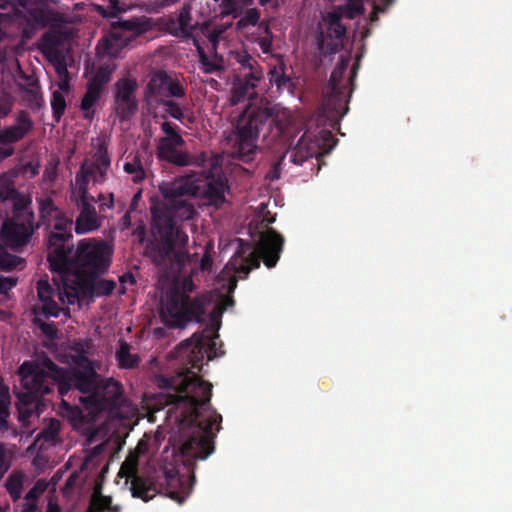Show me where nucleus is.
Wrapping results in <instances>:
<instances>
[{
  "label": "nucleus",
  "mask_w": 512,
  "mask_h": 512,
  "mask_svg": "<svg viewBox=\"0 0 512 512\" xmlns=\"http://www.w3.org/2000/svg\"><path fill=\"white\" fill-rule=\"evenodd\" d=\"M233 57L243 71L248 70L244 74L250 75L251 79L261 80L263 78V70L258 61L246 51H237Z\"/></svg>",
  "instance_id": "a878e982"
},
{
  "label": "nucleus",
  "mask_w": 512,
  "mask_h": 512,
  "mask_svg": "<svg viewBox=\"0 0 512 512\" xmlns=\"http://www.w3.org/2000/svg\"><path fill=\"white\" fill-rule=\"evenodd\" d=\"M114 68L108 65L100 66L87 85L103 92L104 87L110 82Z\"/></svg>",
  "instance_id": "58836bf2"
},
{
  "label": "nucleus",
  "mask_w": 512,
  "mask_h": 512,
  "mask_svg": "<svg viewBox=\"0 0 512 512\" xmlns=\"http://www.w3.org/2000/svg\"><path fill=\"white\" fill-rule=\"evenodd\" d=\"M260 27H263L266 36L259 38L258 44L263 53H269L272 49V33L267 23H261Z\"/></svg>",
  "instance_id": "5fc2aeb1"
},
{
  "label": "nucleus",
  "mask_w": 512,
  "mask_h": 512,
  "mask_svg": "<svg viewBox=\"0 0 512 512\" xmlns=\"http://www.w3.org/2000/svg\"><path fill=\"white\" fill-rule=\"evenodd\" d=\"M34 128V122L27 110H19L15 123L0 130V145H12L23 140Z\"/></svg>",
  "instance_id": "6ab92c4d"
},
{
  "label": "nucleus",
  "mask_w": 512,
  "mask_h": 512,
  "mask_svg": "<svg viewBox=\"0 0 512 512\" xmlns=\"http://www.w3.org/2000/svg\"><path fill=\"white\" fill-rule=\"evenodd\" d=\"M225 188L226 185L224 182L213 180L208 183L204 190V198L209 202V204L220 207L226 201L224 194Z\"/></svg>",
  "instance_id": "7c9ffc66"
},
{
  "label": "nucleus",
  "mask_w": 512,
  "mask_h": 512,
  "mask_svg": "<svg viewBox=\"0 0 512 512\" xmlns=\"http://www.w3.org/2000/svg\"><path fill=\"white\" fill-rule=\"evenodd\" d=\"M13 201L12 216L25 217L28 220H34V212L30 209L32 200L29 196L23 195L18 191V196L11 199Z\"/></svg>",
  "instance_id": "72a5a7b5"
},
{
  "label": "nucleus",
  "mask_w": 512,
  "mask_h": 512,
  "mask_svg": "<svg viewBox=\"0 0 512 512\" xmlns=\"http://www.w3.org/2000/svg\"><path fill=\"white\" fill-rule=\"evenodd\" d=\"M225 310V307L217 304L213 307L209 314L212 329L218 330L221 324V317Z\"/></svg>",
  "instance_id": "052dcab7"
},
{
  "label": "nucleus",
  "mask_w": 512,
  "mask_h": 512,
  "mask_svg": "<svg viewBox=\"0 0 512 512\" xmlns=\"http://www.w3.org/2000/svg\"><path fill=\"white\" fill-rule=\"evenodd\" d=\"M9 406L10 400H0V431H5L8 428Z\"/></svg>",
  "instance_id": "13d9d810"
},
{
  "label": "nucleus",
  "mask_w": 512,
  "mask_h": 512,
  "mask_svg": "<svg viewBox=\"0 0 512 512\" xmlns=\"http://www.w3.org/2000/svg\"><path fill=\"white\" fill-rule=\"evenodd\" d=\"M53 228L50 234H72L71 228L73 225V214H68L60 210V212L53 219Z\"/></svg>",
  "instance_id": "ea45409f"
},
{
  "label": "nucleus",
  "mask_w": 512,
  "mask_h": 512,
  "mask_svg": "<svg viewBox=\"0 0 512 512\" xmlns=\"http://www.w3.org/2000/svg\"><path fill=\"white\" fill-rule=\"evenodd\" d=\"M9 469L7 461L6 449L3 443H0V477Z\"/></svg>",
  "instance_id": "69168bd1"
},
{
  "label": "nucleus",
  "mask_w": 512,
  "mask_h": 512,
  "mask_svg": "<svg viewBox=\"0 0 512 512\" xmlns=\"http://www.w3.org/2000/svg\"><path fill=\"white\" fill-rule=\"evenodd\" d=\"M59 431V421L51 420L49 425L42 430L40 435L46 441H54L58 437Z\"/></svg>",
  "instance_id": "603ef678"
},
{
  "label": "nucleus",
  "mask_w": 512,
  "mask_h": 512,
  "mask_svg": "<svg viewBox=\"0 0 512 512\" xmlns=\"http://www.w3.org/2000/svg\"><path fill=\"white\" fill-rule=\"evenodd\" d=\"M20 90L23 93V100L33 110L43 107L44 99L37 79H31L28 85H21Z\"/></svg>",
  "instance_id": "bb28decb"
},
{
  "label": "nucleus",
  "mask_w": 512,
  "mask_h": 512,
  "mask_svg": "<svg viewBox=\"0 0 512 512\" xmlns=\"http://www.w3.org/2000/svg\"><path fill=\"white\" fill-rule=\"evenodd\" d=\"M156 102L165 108V112L172 118L182 122L184 112L180 105L173 99H157Z\"/></svg>",
  "instance_id": "de8ad7c7"
},
{
  "label": "nucleus",
  "mask_w": 512,
  "mask_h": 512,
  "mask_svg": "<svg viewBox=\"0 0 512 512\" xmlns=\"http://www.w3.org/2000/svg\"><path fill=\"white\" fill-rule=\"evenodd\" d=\"M38 408L39 407L17 406L19 420L21 422L27 421L32 416V414L38 410Z\"/></svg>",
  "instance_id": "0e129e2a"
},
{
  "label": "nucleus",
  "mask_w": 512,
  "mask_h": 512,
  "mask_svg": "<svg viewBox=\"0 0 512 512\" xmlns=\"http://www.w3.org/2000/svg\"><path fill=\"white\" fill-rule=\"evenodd\" d=\"M34 324L40 328V330L42 331V333L45 336H47L49 338L55 337L57 330H56V326L53 322L47 323V322L42 321L39 318H35Z\"/></svg>",
  "instance_id": "680f3d73"
},
{
  "label": "nucleus",
  "mask_w": 512,
  "mask_h": 512,
  "mask_svg": "<svg viewBox=\"0 0 512 512\" xmlns=\"http://www.w3.org/2000/svg\"><path fill=\"white\" fill-rule=\"evenodd\" d=\"M138 460L136 456H128L122 463L119 475L131 479L132 496L140 498L147 502L151 500L159 491L156 483L149 477L139 475Z\"/></svg>",
  "instance_id": "f3484780"
},
{
  "label": "nucleus",
  "mask_w": 512,
  "mask_h": 512,
  "mask_svg": "<svg viewBox=\"0 0 512 512\" xmlns=\"http://www.w3.org/2000/svg\"><path fill=\"white\" fill-rule=\"evenodd\" d=\"M38 203L41 222L46 225H51L55 216L60 212V209L50 197L41 198L38 200Z\"/></svg>",
  "instance_id": "e433bc0d"
},
{
  "label": "nucleus",
  "mask_w": 512,
  "mask_h": 512,
  "mask_svg": "<svg viewBox=\"0 0 512 512\" xmlns=\"http://www.w3.org/2000/svg\"><path fill=\"white\" fill-rule=\"evenodd\" d=\"M276 120L268 108H257L243 113L236 125L232 144L234 158L250 162L257 151V141L260 136L268 137Z\"/></svg>",
  "instance_id": "423d86ee"
},
{
  "label": "nucleus",
  "mask_w": 512,
  "mask_h": 512,
  "mask_svg": "<svg viewBox=\"0 0 512 512\" xmlns=\"http://www.w3.org/2000/svg\"><path fill=\"white\" fill-rule=\"evenodd\" d=\"M57 72L59 74L60 77H63L61 79V81L58 83V90L57 91H61L63 94L64 93H68L69 90H70V85H69V76H68V70L66 68L65 65H59L57 67Z\"/></svg>",
  "instance_id": "bf43d9fd"
},
{
  "label": "nucleus",
  "mask_w": 512,
  "mask_h": 512,
  "mask_svg": "<svg viewBox=\"0 0 512 512\" xmlns=\"http://www.w3.org/2000/svg\"><path fill=\"white\" fill-rule=\"evenodd\" d=\"M43 366L48 370L51 384L57 385L61 397H66L71 391L77 390L82 394L93 393L100 379L91 362L85 359V365L79 368L66 369L55 364L49 357L43 358Z\"/></svg>",
  "instance_id": "0eeeda50"
},
{
  "label": "nucleus",
  "mask_w": 512,
  "mask_h": 512,
  "mask_svg": "<svg viewBox=\"0 0 512 512\" xmlns=\"http://www.w3.org/2000/svg\"><path fill=\"white\" fill-rule=\"evenodd\" d=\"M260 19V11L257 8L247 9L238 21V27L255 26Z\"/></svg>",
  "instance_id": "09e8293b"
},
{
  "label": "nucleus",
  "mask_w": 512,
  "mask_h": 512,
  "mask_svg": "<svg viewBox=\"0 0 512 512\" xmlns=\"http://www.w3.org/2000/svg\"><path fill=\"white\" fill-rule=\"evenodd\" d=\"M93 201V197L78 198L76 200L77 206L80 210V213L75 220L76 234H85L97 230L100 227V219L94 205L92 204Z\"/></svg>",
  "instance_id": "412c9836"
},
{
  "label": "nucleus",
  "mask_w": 512,
  "mask_h": 512,
  "mask_svg": "<svg viewBox=\"0 0 512 512\" xmlns=\"http://www.w3.org/2000/svg\"><path fill=\"white\" fill-rule=\"evenodd\" d=\"M61 409L64 415H66L68 418L72 420H78L82 418V411L81 409L76 406L72 405L68 402V400L65 399V397H61Z\"/></svg>",
  "instance_id": "3c124183"
},
{
  "label": "nucleus",
  "mask_w": 512,
  "mask_h": 512,
  "mask_svg": "<svg viewBox=\"0 0 512 512\" xmlns=\"http://www.w3.org/2000/svg\"><path fill=\"white\" fill-rule=\"evenodd\" d=\"M184 144V140L180 134H173L171 136L162 137L157 147V155L165 152H173L179 146Z\"/></svg>",
  "instance_id": "a18cd8bd"
},
{
  "label": "nucleus",
  "mask_w": 512,
  "mask_h": 512,
  "mask_svg": "<svg viewBox=\"0 0 512 512\" xmlns=\"http://www.w3.org/2000/svg\"><path fill=\"white\" fill-rule=\"evenodd\" d=\"M23 263V259L9 253L5 247L0 246V269L4 271H11Z\"/></svg>",
  "instance_id": "79ce46f5"
},
{
  "label": "nucleus",
  "mask_w": 512,
  "mask_h": 512,
  "mask_svg": "<svg viewBox=\"0 0 512 512\" xmlns=\"http://www.w3.org/2000/svg\"><path fill=\"white\" fill-rule=\"evenodd\" d=\"M102 95V91L87 85L85 94L82 97L80 109L84 112V118L92 120L95 114L93 107Z\"/></svg>",
  "instance_id": "473e14b6"
},
{
  "label": "nucleus",
  "mask_w": 512,
  "mask_h": 512,
  "mask_svg": "<svg viewBox=\"0 0 512 512\" xmlns=\"http://www.w3.org/2000/svg\"><path fill=\"white\" fill-rule=\"evenodd\" d=\"M350 58L348 56H340V59L331 73L329 79V85L344 86L342 84V78L349 66Z\"/></svg>",
  "instance_id": "49530a36"
},
{
  "label": "nucleus",
  "mask_w": 512,
  "mask_h": 512,
  "mask_svg": "<svg viewBox=\"0 0 512 512\" xmlns=\"http://www.w3.org/2000/svg\"><path fill=\"white\" fill-rule=\"evenodd\" d=\"M112 249L103 240H80L75 253V274L99 276L104 274L111 263Z\"/></svg>",
  "instance_id": "9d476101"
},
{
  "label": "nucleus",
  "mask_w": 512,
  "mask_h": 512,
  "mask_svg": "<svg viewBox=\"0 0 512 512\" xmlns=\"http://www.w3.org/2000/svg\"><path fill=\"white\" fill-rule=\"evenodd\" d=\"M90 178L95 182V174L87 167V162L81 165L80 171L75 176V183L78 190V198L91 197L88 193Z\"/></svg>",
  "instance_id": "c9c22d12"
},
{
  "label": "nucleus",
  "mask_w": 512,
  "mask_h": 512,
  "mask_svg": "<svg viewBox=\"0 0 512 512\" xmlns=\"http://www.w3.org/2000/svg\"><path fill=\"white\" fill-rule=\"evenodd\" d=\"M111 28L118 30L120 33L136 38L158 28L159 31L169 34L180 39H190L197 28V24L193 23L192 6L185 3L177 17H159L156 21L147 16H133L129 19L118 18L110 23Z\"/></svg>",
  "instance_id": "20e7f679"
},
{
  "label": "nucleus",
  "mask_w": 512,
  "mask_h": 512,
  "mask_svg": "<svg viewBox=\"0 0 512 512\" xmlns=\"http://www.w3.org/2000/svg\"><path fill=\"white\" fill-rule=\"evenodd\" d=\"M394 3V0H373V11L370 15V21L378 20V13H383Z\"/></svg>",
  "instance_id": "4d7b16f0"
},
{
  "label": "nucleus",
  "mask_w": 512,
  "mask_h": 512,
  "mask_svg": "<svg viewBox=\"0 0 512 512\" xmlns=\"http://www.w3.org/2000/svg\"><path fill=\"white\" fill-rule=\"evenodd\" d=\"M194 45L198 55L199 68L203 73L220 74L226 70L223 55L219 53L209 55L196 39H194Z\"/></svg>",
  "instance_id": "b1692460"
},
{
  "label": "nucleus",
  "mask_w": 512,
  "mask_h": 512,
  "mask_svg": "<svg viewBox=\"0 0 512 512\" xmlns=\"http://www.w3.org/2000/svg\"><path fill=\"white\" fill-rule=\"evenodd\" d=\"M217 333L206 336L204 332L194 333L181 342L170 357L179 361L177 375L162 381L168 391L163 396L167 405H173L179 421L178 450L188 476H180L172 471L165 472L166 494L184 503L195 483V461L205 460L214 452L213 426L219 431L222 416L210 405L212 384L203 380L194 370H202L204 356L212 360L219 354L216 351Z\"/></svg>",
  "instance_id": "f257e3e1"
},
{
  "label": "nucleus",
  "mask_w": 512,
  "mask_h": 512,
  "mask_svg": "<svg viewBox=\"0 0 512 512\" xmlns=\"http://www.w3.org/2000/svg\"><path fill=\"white\" fill-rule=\"evenodd\" d=\"M98 276L74 275L70 286L59 293V300L64 304L73 305L79 300L90 299L94 297L108 296L115 289V282L112 280H97Z\"/></svg>",
  "instance_id": "f8f14e48"
},
{
  "label": "nucleus",
  "mask_w": 512,
  "mask_h": 512,
  "mask_svg": "<svg viewBox=\"0 0 512 512\" xmlns=\"http://www.w3.org/2000/svg\"><path fill=\"white\" fill-rule=\"evenodd\" d=\"M160 160L167 161L177 166H188L192 163L188 153L173 149V152H165L157 155Z\"/></svg>",
  "instance_id": "a19ab883"
},
{
  "label": "nucleus",
  "mask_w": 512,
  "mask_h": 512,
  "mask_svg": "<svg viewBox=\"0 0 512 512\" xmlns=\"http://www.w3.org/2000/svg\"><path fill=\"white\" fill-rule=\"evenodd\" d=\"M66 100L61 91H54L51 98L52 117L56 122H59L66 110Z\"/></svg>",
  "instance_id": "37998d69"
},
{
  "label": "nucleus",
  "mask_w": 512,
  "mask_h": 512,
  "mask_svg": "<svg viewBox=\"0 0 512 512\" xmlns=\"http://www.w3.org/2000/svg\"><path fill=\"white\" fill-rule=\"evenodd\" d=\"M147 90L156 100L186 97V87L182 81L165 71H158L151 77L147 84Z\"/></svg>",
  "instance_id": "a211bd4d"
},
{
  "label": "nucleus",
  "mask_w": 512,
  "mask_h": 512,
  "mask_svg": "<svg viewBox=\"0 0 512 512\" xmlns=\"http://www.w3.org/2000/svg\"><path fill=\"white\" fill-rule=\"evenodd\" d=\"M17 284L16 279L11 277H0V293H4L13 287H15Z\"/></svg>",
  "instance_id": "338daca9"
},
{
  "label": "nucleus",
  "mask_w": 512,
  "mask_h": 512,
  "mask_svg": "<svg viewBox=\"0 0 512 512\" xmlns=\"http://www.w3.org/2000/svg\"><path fill=\"white\" fill-rule=\"evenodd\" d=\"M195 289L191 278H185L180 288L167 293L166 301L160 309V319L169 328H184L192 320L202 322L205 307L210 303L206 295L191 298L189 293Z\"/></svg>",
  "instance_id": "39448f33"
},
{
  "label": "nucleus",
  "mask_w": 512,
  "mask_h": 512,
  "mask_svg": "<svg viewBox=\"0 0 512 512\" xmlns=\"http://www.w3.org/2000/svg\"><path fill=\"white\" fill-rule=\"evenodd\" d=\"M86 512H121L119 505H112V498L95 492Z\"/></svg>",
  "instance_id": "2f4dec72"
},
{
  "label": "nucleus",
  "mask_w": 512,
  "mask_h": 512,
  "mask_svg": "<svg viewBox=\"0 0 512 512\" xmlns=\"http://www.w3.org/2000/svg\"><path fill=\"white\" fill-rule=\"evenodd\" d=\"M179 0H156L153 4H152V9L151 11L153 12H159L161 9H164V8H167V7H170L174 4H176Z\"/></svg>",
  "instance_id": "774afa93"
},
{
  "label": "nucleus",
  "mask_w": 512,
  "mask_h": 512,
  "mask_svg": "<svg viewBox=\"0 0 512 512\" xmlns=\"http://www.w3.org/2000/svg\"><path fill=\"white\" fill-rule=\"evenodd\" d=\"M138 83L132 77H123L114 84V110L121 121L130 120L138 110L136 92Z\"/></svg>",
  "instance_id": "dca6fc26"
},
{
  "label": "nucleus",
  "mask_w": 512,
  "mask_h": 512,
  "mask_svg": "<svg viewBox=\"0 0 512 512\" xmlns=\"http://www.w3.org/2000/svg\"><path fill=\"white\" fill-rule=\"evenodd\" d=\"M342 17L340 10H334L323 18L326 30L319 29L315 35L317 49L321 56L334 55L343 47L347 28L342 23Z\"/></svg>",
  "instance_id": "4468645a"
},
{
  "label": "nucleus",
  "mask_w": 512,
  "mask_h": 512,
  "mask_svg": "<svg viewBox=\"0 0 512 512\" xmlns=\"http://www.w3.org/2000/svg\"><path fill=\"white\" fill-rule=\"evenodd\" d=\"M238 241L240 243L239 249L225 266V269L234 273L229 278V293H233L237 287L236 274H244V277H246L252 269L260 267L261 260L267 268L275 267L284 246V237L273 228H267L261 233L256 248H252L249 243L242 239H238Z\"/></svg>",
  "instance_id": "7ed1b4c3"
},
{
  "label": "nucleus",
  "mask_w": 512,
  "mask_h": 512,
  "mask_svg": "<svg viewBox=\"0 0 512 512\" xmlns=\"http://www.w3.org/2000/svg\"><path fill=\"white\" fill-rule=\"evenodd\" d=\"M79 401L91 414L107 412L117 415L124 402L122 384L113 378L98 381L93 393L80 396Z\"/></svg>",
  "instance_id": "9b49d317"
},
{
  "label": "nucleus",
  "mask_w": 512,
  "mask_h": 512,
  "mask_svg": "<svg viewBox=\"0 0 512 512\" xmlns=\"http://www.w3.org/2000/svg\"><path fill=\"white\" fill-rule=\"evenodd\" d=\"M286 154L279 156L271 165L269 171L266 174V179L275 181L280 178L282 165L284 163Z\"/></svg>",
  "instance_id": "864d4df0"
},
{
  "label": "nucleus",
  "mask_w": 512,
  "mask_h": 512,
  "mask_svg": "<svg viewBox=\"0 0 512 512\" xmlns=\"http://www.w3.org/2000/svg\"><path fill=\"white\" fill-rule=\"evenodd\" d=\"M259 80L251 79L250 75L244 74L243 79H238L234 84L233 92L234 96L240 100L244 98H252L255 94L256 83Z\"/></svg>",
  "instance_id": "f704fd0d"
},
{
  "label": "nucleus",
  "mask_w": 512,
  "mask_h": 512,
  "mask_svg": "<svg viewBox=\"0 0 512 512\" xmlns=\"http://www.w3.org/2000/svg\"><path fill=\"white\" fill-rule=\"evenodd\" d=\"M124 171L128 174H135L134 182H140L145 178V171L139 159L134 162H126L124 164Z\"/></svg>",
  "instance_id": "8fccbe9b"
},
{
  "label": "nucleus",
  "mask_w": 512,
  "mask_h": 512,
  "mask_svg": "<svg viewBox=\"0 0 512 512\" xmlns=\"http://www.w3.org/2000/svg\"><path fill=\"white\" fill-rule=\"evenodd\" d=\"M130 349L131 347L126 341H120L119 348L116 351V359L120 368L134 369L139 365V356L132 354Z\"/></svg>",
  "instance_id": "c756f323"
},
{
  "label": "nucleus",
  "mask_w": 512,
  "mask_h": 512,
  "mask_svg": "<svg viewBox=\"0 0 512 512\" xmlns=\"http://www.w3.org/2000/svg\"><path fill=\"white\" fill-rule=\"evenodd\" d=\"M269 82L271 84L276 85L277 90L279 92H282L284 90H287L288 92H293L295 85L292 79L286 75L285 73V66H274L272 69H270L269 73Z\"/></svg>",
  "instance_id": "c85d7f7f"
},
{
  "label": "nucleus",
  "mask_w": 512,
  "mask_h": 512,
  "mask_svg": "<svg viewBox=\"0 0 512 512\" xmlns=\"http://www.w3.org/2000/svg\"><path fill=\"white\" fill-rule=\"evenodd\" d=\"M132 42L133 37H127V35L110 27L109 32L99 40L97 50L99 53L116 58Z\"/></svg>",
  "instance_id": "4be33fe9"
},
{
  "label": "nucleus",
  "mask_w": 512,
  "mask_h": 512,
  "mask_svg": "<svg viewBox=\"0 0 512 512\" xmlns=\"http://www.w3.org/2000/svg\"><path fill=\"white\" fill-rule=\"evenodd\" d=\"M37 294L41 302L48 301L53 298V288L47 281L39 280L37 282Z\"/></svg>",
  "instance_id": "6e6d98bb"
},
{
  "label": "nucleus",
  "mask_w": 512,
  "mask_h": 512,
  "mask_svg": "<svg viewBox=\"0 0 512 512\" xmlns=\"http://www.w3.org/2000/svg\"><path fill=\"white\" fill-rule=\"evenodd\" d=\"M233 57L243 71L248 70L244 74L250 75L251 79L261 80L263 78V70L258 61L246 51H237Z\"/></svg>",
  "instance_id": "393cba45"
},
{
  "label": "nucleus",
  "mask_w": 512,
  "mask_h": 512,
  "mask_svg": "<svg viewBox=\"0 0 512 512\" xmlns=\"http://www.w3.org/2000/svg\"><path fill=\"white\" fill-rule=\"evenodd\" d=\"M29 16L36 25L42 28L48 25H58L62 21L59 13L48 8L32 9L29 11Z\"/></svg>",
  "instance_id": "cd10ccee"
},
{
  "label": "nucleus",
  "mask_w": 512,
  "mask_h": 512,
  "mask_svg": "<svg viewBox=\"0 0 512 512\" xmlns=\"http://www.w3.org/2000/svg\"><path fill=\"white\" fill-rule=\"evenodd\" d=\"M160 191L166 203L151 207L152 230L157 237L147 245V254L152 262L161 269L168 268L174 258H178L176 248L188 243V235L176 226V221L191 220L197 215L192 203L183 197L190 188L186 183H165Z\"/></svg>",
  "instance_id": "f03ea898"
},
{
  "label": "nucleus",
  "mask_w": 512,
  "mask_h": 512,
  "mask_svg": "<svg viewBox=\"0 0 512 512\" xmlns=\"http://www.w3.org/2000/svg\"><path fill=\"white\" fill-rule=\"evenodd\" d=\"M23 478L24 475L20 471L12 472L6 480L5 487L11 497V499L15 502L20 499L22 488H23Z\"/></svg>",
  "instance_id": "4c0bfd02"
},
{
  "label": "nucleus",
  "mask_w": 512,
  "mask_h": 512,
  "mask_svg": "<svg viewBox=\"0 0 512 512\" xmlns=\"http://www.w3.org/2000/svg\"><path fill=\"white\" fill-rule=\"evenodd\" d=\"M18 196V190L15 188L14 181L3 174L0 175V200L4 203Z\"/></svg>",
  "instance_id": "c03bdc74"
},
{
  "label": "nucleus",
  "mask_w": 512,
  "mask_h": 512,
  "mask_svg": "<svg viewBox=\"0 0 512 512\" xmlns=\"http://www.w3.org/2000/svg\"><path fill=\"white\" fill-rule=\"evenodd\" d=\"M93 161L87 167L95 174V183H103L107 178V171L111 165V158L105 141H100L93 154Z\"/></svg>",
  "instance_id": "5701e85b"
},
{
  "label": "nucleus",
  "mask_w": 512,
  "mask_h": 512,
  "mask_svg": "<svg viewBox=\"0 0 512 512\" xmlns=\"http://www.w3.org/2000/svg\"><path fill=\"white\" fill-rule=\"evenodd\" d=\"M330 91L324 96L321 104V114L329 120L339 119L348 110L346 86L329 85Z\"/></svg>",
  "instance_id": "aec40b11"
},
{
  "label": "nucleus",
  "mask_w": 512,
  "mask_h": 512,
  "mask_svg": "<svg viewBox=\"0 0 512 512\" xmlns=\"http://www.w3.org/2000/svg\"><path fill=\"white\" fill-rule=\"evenodd\" d=\"M72 234H49L47 247V261L52 273L57 274L58 294L70 286L75 274V257H71L73 244Z\"/></svg>",
  "instance_id": "1a4fd4ad"
},
{
  "label": "nucleus",
  "mask_w": 512,
  "mask_h": 512,
  "mask_svg": "<svg viewBox=\"0 0 512 512\" xmlns=\"http://www.w3.org/2000/svg\"><path fill=\"white\" fill-rule=\"evenodd\" d=\"M18 374L24 390L17 393V406L39 407L42 397L51 393L54 387L48 370L43 366V359L39 362L24 361Z\"/></svg>",
  "instance_id": "6e6552de"
},
{
  "label": "nucleus",
  "mask_w": 512,
  "mask_h": 512,
  "mask_svg": "<svg viewBox=\"0 0 512 512\" xmlns=\"http://www.w3.org/2000/svg\"><path fill=\"white\" fill-rule=\"evenodd\" d=\"M39 225H34V220L25 217H9L5 219L0 227L2 241L11 249L18 250L26 246Z\"/></svg>",
  "instance_id": "2eb2a0df"
},
{
  "label": "nucleus",
  "mask_w": 512,
  "mask_h": 512,
  "mask_svg": "<svg viewBox=\"0 0 512 512\" xmlns=\"http://www.w3.org/2000/svg\"><path fill=\"white\" fill-rule=\"evenodd\" d=\"M42 312L46 316L58 317L60 308L58 304L52 299L42 302Z\"/></svg>",
  "instance_id": "e2e57ef3"
},
{
  "label": "nucleus",
  "mask_w": 512,
  "mask_h": 512,
  "mask_svg": "<svg viewBox=\"0 0 512 512\" xmlns=\"http://www.w3.org/2000/svg\"><path fill=\"white\" fill-rule=\"evenodd\" d=\"M336 145L331 131L322 129L317 134L306 131L290 152V162L302 165L306 160L328 154Z\"/></svg>",
  "instance_id": "ddd939ff"
}]
</instances>
